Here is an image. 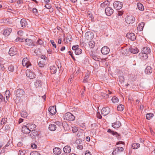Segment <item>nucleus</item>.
Returning a JSON list of instances; mask_svg holds the SVG:
<instances>
[{"instance_id":"nucleus-1","label":"nucleus","mask_w":155,"mask_h":155,"mask_svg":"<svg viewBox=\"0 0 155 155\" xmlns=\"http://www.w3.org/2000/svg\"><path fill=\"white\" fill-rule=\"evenodd\" d=\"M65 120L69 121H73L74 120L75 118L74 116L71 113L68 112L65 114L64 116Z\"/></svg>"},{"instance_id":"nucleus-2","label":"nucleus","mask_w":155,"mask_h":155,"mask_svg":"<svg viewBox=\"0 0 155 155\" xmlns=\"http://www.w3.org/2000/svg\"><path fill=\"white\" fill-rule=\"evenodd\" d=\"M113 5L114 8L117 10L120 9L123 6L122 2L118 1L114 2Z\"/></svg>"},{"instance_id":"nucleus-41","label":"nucleus","mask_w":155,"mask_h":155,"mask_svg":"<svg viewBox=\"0 0 155 155\" xmlns=\"http://www.w3.org/2000/svg\"><path fill=\"white\" fill-rule=\"evenodd\" d=\"M115 150H116L117 152H118V151H119L120 152L123 151L124 150V148L122 147H119L115 149Z\"/></svg>"},{"instance_id":"nucleus-59","label":"nucleus","mask_w":155,"mask_h":155,"mask_svg":"<svg viewBox=\"0 0 155 155\" xmlns=\"http://www.w3.org/2000/svg\"><path fill=\"white\" fill-rule=\"evenodd\" d=\"M31 146L33 148H36L37 147L36 144L35 143L31 144Z\"/></svg>"},{"instance_id":"nucleus-55","label":"nucleus","mask_w":155,"mask_h":155,"mask_svg":"<svg viewBox=\"0 0 155 155\" xmlns=\"http://www.w3.org/2000/svg\"><path fill=\"white\" fill-rule=\"evenodd\" d=\"M45 6L46 8L48 9L51 8V6L49 4H46Z\"/></svg>"},{"instance_id":"nucleus-32","label":"nucleus","mask_w":155,"mask_h":155,"mask_svg":"<svg viewBox=\"0 0 155 155\" xmlns=\"http://www.w3.org/2000/svg\"><path fill=\"white\" fill-rule=\"evenodd\" d=\"M137 5L138 8L139 10L141 11H143L144 10V7L143 5L141 3H137Z\"/></svg>"},{"instance_id":"nucleus-54","label":"nucleus","mask_w":155,"mask_h":155,"mask_svg":"<svg viewBox=\"0 0 155 155\" xmlns=\"http://www.w3.org/2000/svg\"><path fill=\"white\" fill-rule=\"evenodd\" d=\"M23 38H19L18 37V38H17L16 39V41H20V42H22L23 41Z\"/></svg>"},{"instance_id":"nucleus-47","label":"nucleus","mask_w":155,"mask_h":155,"mask_svg":"<svg viewBox=\"0 0 155 155\" xmlns=\"http://www.w3.org/2000/svg\"><path fill=\"white\" fill-rule=\"evenodd\" d=\"M72 131L74 133L76 132L77 131L78 129L77 127H72Z\"/></svg>"},{"instance_id":"nucleus-29","label":"nucleus","mask_w":155,"mask_h":155,"mask_svg":"<svg viewBox=\"0 0 155 155\" xmlns=\"http://www.w3.org/2000/svg\"><path fill=\"white\" fill-rule=\"evenodd\" d=\"M130 51L132 53L136 54L138 52V50L136 47L134 48H131L129 49Z\"/></svg>"},{"instance_id":"nucleus-48","label":"nucleus","mask_w":155,"mask_h":155,"mask_svg":"<svg viewBox=\"0 0 155 155\" xmlns=\"http://www.w3.org/2000/svg\"><path fill=\"white\" fill-rule=\"evenodd\" d=\"M50 42L51 44H52L53 46L55 48H56V45L54 41L53 40H50Z\"/></svg>"},{"instance_id":"nucleus-22","label":"nucleus","mask_w":155,"mask_h":155,"mask_svg":"<svg viewBox=\"0 0 155 155\" xmlns=\"http://www.w3.org/2000/svg\"><path fill=\"white\" fill-rule=\"evenodd\" d=\"M71 147L70 146L66 145L65 146L63 149L64 152L65 153H69L71 151Z\"/></svg>"},{"instance_id":"nucleus-14","label":"nucleus","mask_w":155,"mask_h":155,"mask_svg":"<svg viewBox=\"0 0 155 155\" xmlns=\"http://www.w3.org/2000/svg\"><path fill=\"white\" fill-rule=\"evenodd\" d=\"M27 125L28 126V128L29 129L30 132H32L35 131V130L36 127V125L34 124H28Z\"/></svg>"},{"instance_id":"nucleus-45","label":"nucleus","mask_w":155,"mask_h":155,"mask_svg":"<svg viewBox=\"0 0 155 155\" xmlns=\"http://www.w3.org/2000/svg\"><path fill=\"white\" fill-rule=\"evenodd\" d=\"M43 43V41L40 39H39L36 42L37 44L40 45H42Z\"/></svg>"},{"instance_id":"nucleus-23","label":"nucleus","mask_w":155,"mask_h":155,"mask_svg":"<svg viewBox=\"0 0 155 155\" xmlns=\"http://www.w3.org/2000/svg\"><path fill=\"white\" fill-rule=\"evenodd\" d=\"M20 24L21 27L23 28L26 27L28 25L27 21L24 18L22 19L21 20Z\"/></svg>"},{"instance_id":"nucleus-30","label":"nucleus","mask_w":155,"mask_h":155,"mask_svg":"<svg viewBox=\"0 0 155 155\" xmlns=\"http://www.w3.org/2000/svg\"><path fill=\"white\" fill-rule=\"evenodd\" d=\"M56 129V126L54 124H51L49 125V129L50 130L54 131Z\"/></svg>"},{"instance_id":"nucleus-40","label":"nucleus","mask_w":155,"mask_h":155,"mask_svg":"<svg viewBox=\"0 0 155 155\" xmlns=\"http://www.w3.org/2000/svg\"><path fill=\"white\" fill-rule=\"evenodd\" d=\"M30 155H40V154L38 151H35L31 152Z\"/></svg>"},{"instance_id":"nucleus-38","label":"nucleus","mask_w":155,"mask_h":155,"mask_svg":"<svg viewBox=\"0 0 155 155\" xmlns=\"http://www.w3.org/2000/svg\"><path fill=\"white\" fill-rule=\"evenodd\" d=\"M153 114L152 113L147 114L146 115V118L148 120H150L151 117H152Z\"/></svg>"},{"instance_id":"nucleus-15","label":"nucleus","mask_w":155,"mask_h":155,"mask_svg":"<svg viewBox=\"0 0 155 155\" xmlns=\"http://www.w3.org/2000/svg\"><path fill=\"white\" fill-rule=\"evenodd\" d=\"M12 29L10 28H7L4 29L3 32V34L5 36H8L10 35L12 32Z\"/></svg>"},{"instance_id":"nucleus-57","label":"nucleus","mask_w":155,"mask_h":155,"mask_svg":"<svg viewBox=\"0 0 155 155\" xmlns=\"http://www.w3.org/2000/svg\"><path fill=\"white\" fill-rule=\"evenodd\" d=\"M71 36H70L66 38V40H67V41L68 42V41H70L72 39L71 38Z\"/></svg>"},{"instance_id":"nucleus-13","label":"nucleus","mask_w":155,"mask_h":155,"mask_svg":"<svg viewBox=\"0 0 155 155\" xmlns=\"http://www.w3.org/2000/svg\"><path fill=\"white\" fill-rule=\"evenodd\" d=\"M21 131L24 134H29L30 132V131L28 128V126L27 124L26 125L23 126L21 129Z\"/></svg>"},{"instance_id":"nucleus-50","label":"nucleus","mask_w":155,"mask_h":155,"mask_svg":"<svg viewBox=\"0 0 155 155\" xmlns=\"http://www.w3.org/2000/svg\"><path fill=\"white\" fill-rule=\"evenodd\" d=\"M39 97H40V99H43V100L44 101H45V99H46L45 94L43 96H39Z\"/></svg>"},{"instance_id":"nucleus-52","label":"nucleus","mask_w":155,"mask_h":155,"mask_svg":"<svg viewBox=\"0 0 155 155\" xmlns=\"http://www.w3.org/2000/svg\"><path fill=\"white\" fill-rule=\"evenodd\" d=\"M5 69L4 66L2 64H0V70H1L2 71H3Z\"/></svg>"},{"instance_id":"nucleus-64","label":"nucleus","mask_w":155,"mask_h":155,"mask_svg":"<svg viewBox=\"0 0 155 155\" xmlns=\"http://www.w3.org/2000/svg\"><path fill=\"white\" fill-rule=\"evenodd\" d=\"M55 7H56V8L57 9V10L59 12H60V10H62V9L60 7H58V6H56Z\"/></svg>"},{"instance_id":"nucleus-19","label":"nucleus","mask_w":155,"mask_h":155,"mask_svg":"<svg viewBox=\"0 0 155 155\" xmlns=\"http://www.w3.org/2000/svg\"><path fill=\"white\" fill-rule=\"evenodd\" d=\"M53 151L54 153L57 155L60 154L61 152V149L59 147H55L53 149Z\"/></svg>"},{"instance_id":"nucleus-20","label":"nucleus","mask_w":155,"mask_h":155,"mask_svg":"<svg viewBox=\"0 0 155 155\" xmlns=\"http://www.w3.org/2000/svg\"><path fill=\"white\" fill-rule=\"evenodd\" d=\"M48 110L51 115H54L56 112V110L55 107L54 106H51L49 107Z\"/></svg>"},{"instance_id":"nucleus-10","label":"nucleus","mask_w":155,"mask_h":155,"mask_svg":"<svg viewBox=\"0 0 155 155\" xmlns=\"http://www.w3.org/2000/svg\"><path fill=\"white\" fill-rule=\"evenodd\" d=\"M109 48L107 46H104L102 48L101 50V53L104 55L108 54L110 52Z\"/></svg>"},{"instance_id":"nucleus-43","label":"nucleus","mask_w":155,"mask_h":155,"mask_svg":"<svg viewBox=\"0 0 155 155\" xmlns=\"http://www.w3.org/2000/svg\"><path fill=\"white\" fill-rule=\"evenodd\" d=\"M6 122V118H3L1 122V125H3L5 124Z\"/></svg>"},{"instance_id":"nucleus-17","label":"nucleus","mask_w":155,"mask_h":155,"mask_svg":"<svg viewBox=\"0 0 155 155\" xmlns=\"http://www.w3.org/2000/svg\"><path fill=\"white\" fill-rule=\"evenodd\" d=\"M151 52L150 48L148 47H143L141 50V52L142 53H145L148 54Z\"/></svg>"},{"instance_id":"nucleus-21","label":"nucleus","mask_w":155,"mask_h":155,"mask_svg":"<svg viewBox=\"0 0 155 155\" xmlns=\"http://www.w3.org/2000/svg\"><path fill=\"white\" fill-rule=\"evenodd\" d=\"M121 123L119 121H116L115 122L113 123L112 124V127L114 128L119 127L121 126Z\"/></svg>"},{"instance_id":"nucleus-4","label":"nucleus","mask_w":155,"mask_h":155,"mask_svg":"<svg viewBox=\"0 0 155 155\" xmlns=\"http://www.w3.org/2000/svg\"><path fill=\"white\" fill-rule=\"evenodd\" d=\"M26 76L30 79H32L35 77V75L34 73L29 69H28L26 72Z\"/></svg>"},{"instance_id":"nucleus-12","label":"nucleus","mask_w":155,"mask_h":155,"mask_svg":"<svg viewBox=\"0 0 155 155\" xmlns=\"http://www.w3.org/2000/svg\"><path fill=\"white\" fill-rule=\"evenodd\" d=\"M127 38L131 41H134L136 39V37L134 34L132 33H128L126 35Z\"/></svg>"},{"instance_id":"nucleus-36","label":"nucleus","mask_w":155,"mask_h":155,"mask_svg":"<svg viewBox=\"0 0 155 155\" xmlns=\"http://www.w3.org/2000/svg\"><path fill=\"white\" fill-rule=\"evenodd\" d=\"M117 109L118 111H122L124 109V106L122 104L118 105L117 107Z\"/></svg>"},{"instance_id":"nucleus-49","label":"nucleus","mask_w":155,"mask_h":155,"mask_svg":"<svg viewBox=\"0 0 155 155\" xmlns=\"http://www.w3.org/2000/svg\"><path fill=\"white\" fill-rule=\"evenodd\" d=\"M38 64L39 66L41 67H43L45 65V64L42 63L41 61H39L38 62Z\"/></svg>"},{"instance_id":"nucleus-11","label":"nucleus","mask_w":155,"mask_h":155,"mask_svg":"<svg viewBox=\"0 0 155 155\" xmlns=\"http://www.w3.org/2000/svg\"><path fill=\"white\" fill-rule=\"evenodd\" d=\"M109 109L108 107L103 108L101 111V114L104 116L107 115L109 113Z\"/></svg>"},{"instance_id":"nucleus-27","label":"nucleus","mask_w":155,"mask_h":155,"mask_svg":"<svg viewBox=\"0 0 155 155\" xmlns=\"http://www.w3.org/2000/svg\"><path fill=\"white\" fill-rule=\"evenodd\" d=\"M144 22H141L140 23L137 27V29L138 31H142L143 28L144 26Z\"/></svg>"},{"instance_id":"nucleus-6","label":"nucleus","mask_w":155,"mask_h":155,"mask_svg":"<svg viewBox=\"0 0 155 155\" xmlns=\"http://www.w3.org/2000/svg\"><path fill=\"white\" fill-rule=\"evenodd\" d=\"M22 63L24 66H26L27 68H28L30 66H31V63L28 61L27 58H24L22 60Z\"/></svg>"},{"instance_id":"nucleus-44","label":"nucleus","mask_w":155,"mask_h":155,"mask_svg":"<svg viewBox=\"0 0 155 155\" xmlns=\"http://www.w3.org/2000/svg\"><path fill=\"white\" fill-rule=\"evenodd\" d=\"M14 68V67L12 65H10L8 67V70L11 72L13 71Z\"/></svg>"},{"instance_id":"nucleus-31","label":"nucleus","mask_w":155,"mask_h":155,"mask_svg":"<svg viewBox=\"0 0 155 155\" xmlns=\"http://www.w3.org/2000/svg\"><path fill=\"white\" fill-rule=\"evenodd\" d=\"M140 147V144L138 143H133L132 145V147L134 149L138 148Z\"/></svg>"},{"instance_id":"nucleus-63","label":"nucleus","mask_w":155,"mask_h":155,"mask_svg":"<svg viewBox=\"0 0 155 155\" xmlns=\"http://www.w3.org/2000/svg\"><path fill=\"white\" fill-rule=\"evenodd\" d=\"M97 117L99 119H101L102 118V116L100 114V113L97 114Z\"/></svg>"},{"instance_id":"nucleus-39","label":"nucleus","mask_w":155,"mask_h":155,"mask_svg":"<svg viewBox=\"0 0 155 155\" xmlns=\"http://www.w3.org/2000/svg\"><path fill=\"white\" fill-rule=\"evenodd\" d=\"M21 116L24 118L26 117H27V114L25 112H22L21 114Z\"/></svg>"},{"instance_id":"nucleus-3","label":"nucleus","mask_w":155,"mask_h":155,"mask_svg":"<svg viewBox=\"0 0 155 155\" xmlns=\"http://www.w3.org/2000/svg\"><path fill=\"white\" fill-rule=\"evenodd\" d=\"M135 20V18L132 16L129 15L126 17L125 21L126 22L129 24H132L133 23Z\"/></svg>"},{"instance_id":"nucleus-42","label":"nucleus","mask_w":155,"mask_h":155,"mask_svg":"<svg viewBox=\"0 0 155 155\" xmlns=\"http://www.w3.org/2000/svg\"><path fill=\"white\" fill-rule=\"evenodd\" d=\"M25 150H19L18 154V155H25Z\"/></svg>"},{"instance_id":"nucleus-62","label":"nucleus","mask_w":155,"mask_h":155,"mask_svg":"<svg viewBox=\"0 0 155 155\" xmlns=\"http://www.w3.org/2000/svg\"><path fill=\"white\" fill-rule=\"evenodd\" d=\"M17 3L18 4H21L23 3L22 0H18L17 1Z\"/></svg>"},{"instance_id":"nucleus-35","label":"nucleus","mask_w":155,"mask_h":155,"mask_svg":"<svg viewBox=\"0 0 155 155\" xmlns=\"http://www.w3.org/2000/svg\"><path fill=\"white\" fill-rule=\"evenodd\" d=\"M112 101L114 103H116L118 102V99L116 97H114L112 98Z\"/></svg>"},{"instance_id":"nucleus-61","label":"nucleus","mask_w":155,"mask_h":155,"mask_svg":"<svg viewBox=\"0 0 155 155\" xmlns=\"http://www.w3.org/2000/svg\"><path fill=\"white\" fill-rule=\"evenodd\" d=\"M85 153V155H91V153L89 151H87Z\"/></svg>"},{"instance_id":"nucleus-28","label":"nucleus","mask_w":155,"mask_h":155,"mask_svg":"<svg viewBox=\"0 0 155 155\" xmlns=\"http://www.w3.org/2000/svg\"><path fill=\"white\" fill-rule=\"evenodd\" d=\"M110 4V2L108 1H106L101 4L100 6L101 7L103 8L106 7V6H109Z\"/></svg>"},{"instance_id":"nucleus-46","label":"nucleus","mask_w":155,"mask_h":155,"mask_svg":"<svg viewBox=\"0 0 155 155\" xmlns=\"http://www.w3.org/2000/svg\"><path fill=\"white\" fill-rule=\"evenodd\" d=\"M78 45H75L73 46L72 47V49L73 50L75 51L76 50H77V49H78Z\"/></svg>"},{"instance_id":"nucleus-9","label":"nucleus","mask_w":155,"mask_h":155,"mask_svg":"<svg viewBox=\"0 0 155 155\" xmlns=\"http://www.w3.org/2000/svg\"><path fill=\"white\" fill-rule=\"evenodd\" d=\"M105 13L107 16H110L113 14L114 10L110 7L106 8L105 10Z\"/></svg>"},{"instance_id":"nucleus-34","label":"nucleus","mask_w":155,"mask_h":155,"mask_svg":"<svg viewBox=\"0 0 155 155\" xmlns=\"http://www.w3.org/2000/svg\"><path fill=\"white\" fill-rule=\"evenodd\" d=\"M95 43L93 41H90L89 43V45L91 48H93L94 46Z\"/></svg>"},{"instance_id":"nucleus-58","label":"nucleus","mask_w":155,"mask_h":155,"mask_svg":"<svg viewBox=\"0 0 155 155\" xmlns=\"http://www.w3.org/2000/svg\"><path fill=\"white\" fill-rule=\"evenodd\" d=\"M41 58L43 59L46 60L47 59V57L44 55H42L41 56Z\"/></svg>"},{"instance_id":"nucleus-33","label":"nucleus","mask_w":155,"mask_h":155,"mask_svg":"<svg viewBox=\"0 0 155 155\" xmlns=\"http://www.w3.org/2000/svg\"><path fill=\"white\" fill-rule=\"evenodd\" d=\"M82 52V50L81 49L78 48L75 51H74V53L76 55H79L81 54Z\"/></svg>"},{"instance_id":"nucleus-7","label":"nucleus","mask_w":155,"mask_h":155,"mask_svg":"<svg viewBox=\"0 0 155 155\" xmlns=\"http://www.w3.org/2000/svg\"><path fill=\"white\" fill-rule=\"evenodd\" d=\"M85 36L86 38L90 40L93 39L94 37V35L92 32L89 31L85 33Z\"/></svg>"},{"instance_id":"nucleus-5","label":"nucleus","mask_w":155,"mask_h":155,"mask_svg":"<svg viewBox=\"0 0 155 155\" xmlns=\"http://www.w3.org/2000/svg\"><path fill=\"white\" fill-rule=\"evenodd\" d=\"M9 53L11 56H13L17 53V49L15 47H12L9 49Z\"/></svg>"},{"instance_id":"nucleus-25","label":"nucleus","mask_w":155,"mask_h":155,"mask_svg":"<svg viewBox=\"0 0 155 155\" xmlns=\"http://www.w3.org/2000/svg\"><path fill=\"white\" fill-rule=\"evenodd\" d=\"M50 69L51 73L52 74H55L57 71V68L55 66L53 65L50 66Z\"/></svg>"},{"instance_id":"nucleus-53","label":"nucleus","mask_w":155,"mask_h":155,"mask_svg":"<svg viewBox=\"0 0 155 155\" xmlns=\"http://www.w3.org/2000/svg\"><path fill=\"white\" fill-rule=\"evenodd\" d=\"M77 147L78 149L80 150H82L83 148V145H78Z\"/></svg>"},{"instance_id":"nucleus-51","label":"nucleus","mask_w":155,"mask_h":155,"mask_svg":"<svg viewBox=\"0 0 155 155\" xmlns=\"http://www.w3.org/2000/svg\"><path fill=\"white\" fill-rule=\"evenodd\" d=\"M32 11L33 13L36 15L38 13L37 9L35 8L33 9Z\"/></svg>"},{"instance_id":"nucleus-8","label":"nucleus","mask_w":155,"mask_h":155,"mask_svg":"<svg viewBox=\"0 0 155 155\" xmlns=\"http://www.w3.org/2000/svg\"><path fill=\"white\" fill-rule=\"evenodd\" d=\"M25 44L30 47H32L35 45L34 41L29 38H27L25 40Z\"/></svg>"},{"instance_id":"nucleus-26","label":"nucleus","mask_w":155,"mask_h":155,"mask_svg":"<svg viewBox=\"0 0 155 155\" xmlns=\"http://www.w3.org/2000/svg\"><path fill=\"white\" fill-rule=\"evenodd\" d=\"M42 82L39 80H37L35 82V85L36 88L40 87L42 85Z\"/></svg>"},{"instance_id":"nucleus-60","label":"nucleus","mask_w":155,"mask_h":155,"mask_svg":"<svg viewBox=\"0 0 155 155\" xmlns=\"http://www.w3.org/2000/svg\"><path fill=\"white\" fill-rule=\"evenodd\" d=\"M3 98V96L1 94H0V103L2 101Z\"/></svg>"},{"instance_id":"nucleus-56","label":"nucleus","mask_w":155,"mask_h":155,"mask_svg":"<svg viewBox=\"0 0 155 155\" xmlns=\"http://www.w3.org/2000/svg\"><path fill=\"white\" fill-rule=\"evenodd\" d=\"M6 97H7V95H9L10 94V93L9 90L6 91Z\"/></svg>"},{"instance_id":"nucleus-18","label":"nucleus","mask_w":155,"mask_h":155,"mask_svg":"<svg viewBox=\"0 0 155 155\" xmlns=\"http://www.w3.org/2000/svg\"><path fill=\"white\" fill-rule=\"evenodd\" d=\"M25 94L23 89H18L16 91V95L17 97H21Z\"/></svg>"},{"instance_id":"nucleus-37","label":"nucleus","mask_w":155,"mask_h":155,"mask_svg":"<svg viewBox=\"0 0 155 155\" xmlns=\"http://www.w3.org/2000/svg\"><path fill=\"white\" fill-rule=\"evenodd\" d=\"M147 54H146L145 53H142L141 52L140 54L141 56L144 59H146L148 58Z\"/></svg>"},{"instance_id":"nucleus-16","label":"nucleus","mask_w":155,"mask_h":155,"mask_svg":"<svg viewBox=\"0 0 155 155\" xmlns=\"http://www.w3.org/2000/svg\"><path fill=\"white\" fill-rule=\"evenodd\" d=\"M107 132L110 133L113 135L115 136L117 138V139H119L120 135L117 133L116 132H114L113 131L111 130L110 129H109L107 130Z\"/></svg>"},{"instance_id":"nucleus-24","label":"nucleus","mask_w":155,"mask_h":155,"mask_svg":"<svg viewBox=\"0 0 155 155\" xmlns=\"http://www.w3.org/2000/svg\"><path fill=\"white\" fill-rule=\"evenodd\" d=\"M152 72V69L151 67L150 66H147L145 70V72L147 74H150Z\"/></svg>"}]
</instances>
